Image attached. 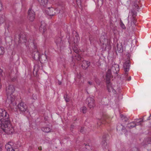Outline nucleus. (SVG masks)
I'll return each instance as SVG.
<instances>
[{"label": "nucleus", "mask_w": 151, "mask_h": 151, "mask_svg": "<svg viewBox=\"0 0 151 151\" xmlns=\"http://www.w3.org/2000/svg\"><path fill=\"white\" fill-rule=\"evenodd\" d=\"M0 128L8 134H12L14 132L10 123L9 114L2 109H0Z\"/></svg>", "instance_id": "nucleus-1"}, {"label": "nucleus", "mask_w": 151, "mask_h": 151, "mask_svg": "<svg viewBox=\"0 0 151 151\" xmlns=\"http://www.w3.org/2000/svg\"><path fill=\"white\" fill-rule=\"evenodd\" d=\"M101 43L102 45L103 49L104 50L107 49L109 50L111 49L110 41L105 38L104 36H101L100 38Z\"/></svg>", "instance_id": "nucleus-2"}, {"label": "nucleus", "mask_w": 151, "mask_h": 151, "mask_svg": "<svg viewBox=\"0 0 151 151\" xmlns=\"http://www.w3.org/2000/svg\"><path fill=\"white\" fill-rule=\"evenodd\" d=\"M129 61L128 60L125 62L123 65L124 69V74L122 75V77L125 79L126 80L129 81L131 80V76H129L128 78V71L129 69Z\"/></svg>", "instance_id": "nucleus-3"}, {"label": "nucleus", "mask_w": 151, "mask_h": 151, "mask_svg": "<svg viewBox=\"0 0 151 151\" xmlns=\"http://www.w3.org/2000/svg\"><path fill=\"white\" fill-rule=\"evenodd\" d=\"M109 71L107 75H106V83H107V87L108 91L109 92H112L114 93H115L116 91L113 88L110 82V75L109 74Z\"/></svg>", "instance_id": "nucleus-4"}, {"label": "nucleus", "mask_w": 151, "mask_h": 151, "mask_svg": "<svg viewBox=\"0 0 151 151\" xmlns=\"http://www.w3.org/2000/svg\"><path fill=\"white\" fill-rule=\"evenodd\" d=\"M119 65L118 64H115V63H113L110 69H109L106 73V75H107L109 71V74L110 75V78L111 77L112 73H114L117 74L118 72L119 71Z\"/></svg>", "instance_id": "nucleus-5"}, {"label": "nucleus", "mask_w": 151, "mask_h": 151, "mask_svg": "<svg viewBox=\"0 0 151 151\" xmlns=\"http://www.w3.org/2000/svg\"><path fill=\"white\" fill-rule=\"evenodd\" d=\"M18 107L21 113L24 114L28 112L27 106L23 102L19 103L18 105Z\"/></svg>", "instance_id": "nucleus-6"}, {"label": "nucleus", "mask_w": 151, "mask_h": 151, "mask_svg": "<svg viewBox=\"0 0 151 151\" xmlns=\"http://www.w3.org/2000/svg\"><path fill=\"white\" fill-rule=\"evenodd\" d=\"M33 44L35 50L32 52V55L35 60H38L40 58V53L37 49V44L34 42V41L33 42Z\"/></svg>", "instance_id": "nucleus-7"}, {"label": "nucleus", "mask_w": 151, "mask_h": 151, "mask_svg": "<svg viewBox=\"0 0 151 151\" xmlns=\"http://www.w3.org/2000/svg\"><path fill=\"white\" fill-rule=\"evenodd\" d=\"M86 103L90 109H93L95 106V101L93 98L91 97H88L86 100Z\"/></svg>", "instance_id": "nucleus-8"}, {"label": "nucleus", "mask_w": 151, "mask_h": 151, "mask_svg": "<svg viewBox=\"0 0 151 151\" xmlns=\"http://www.w3.org/2000/svg\"><path fill=\"white\" fill-rule=\"evenodd\" d=\"M35 17V13L32 8H30L28 12L27 17L31 21H33Z\"/></svg>", "instance_id": "nucleus-9"}, {"label": "nucleus", "mask_w": 151, "mask_h": 151, "mask_svg": "<svg viewBox=\"0 0 151 151\" xmlns=\"http://www.w3.org/2000/svg\"><path fill=\"white\" fill-rule=\"evenodd\" d=\"M15 91V88L14 86L12 85H9L6 87V94H13Z\"/></svg>", "instance_id": "nucleus-10"}, {"label": "nucleus", "mask_w": 151, "mask_h": 151, "mask_svg": "<svg viewBox=\"0 0 151 151\" xmlns=\"http://www.w3.org/2000/svg\"><path fill=\"white\" fill-rule=\"evenodd\" d=\"M7 98L6 100V103L10 104L12 103L14 100V97L13 94H6Z\"/></svg>", "instance_id": "nucleus-11"}, {"label": "nucleus", "mask_w": 151, "mask_h": 151, "mask_svg": "<svg viewBox=\"0 0 151 151\" xmlns=\"http://www.w3.org/2000/svg\"><path fill=\"white\" fill-rule=\"evenodd\" d=\"M55 42L58 47L61 48L63 46V42L62 40L60 37H56L55 39Z\"/></svg>", "instance_id": "nucleus-12"}, {"label": "nucleus", "mask_w": 151, "mask_h": 151, "mask_svg": "<svg viewBox=\"0 0 151 151\" xmlns=\"http://www.w3.org/2000/svg\"><path fill=\"white\" fill-rule=\"evenodd\" d=\"M46 30L45 23L44 22L42 21L41 24L39 28L40 31L42 33H43L46 31Z\"/></svg>", "instance_id": "nucleus-13"}, {"label": "nucleus", "mask_w": 151, "mask_h": 151, "mask_svg": "<svg viewBox=\"0 0 151 151\" xmlns=\"http://www.w3.org/2000/svg\"><path fill=\"white\" fill-rule=\"evenodd\" d=\"M106 135H105L103 136L102 137V141L101 144L103 148L106 149L108 148V146L107 145V143L106 142Z\"/></svg>", "instance_id": "nucleus-14"}, {"label": "nucleus", "mask_w": 151, "mask_h": 151, "mask_svg": "<svg viewBox=\"0 0 151 151\" xmlns=\"http://www.w3.org/2000/svg\"><path fill=\"white\" fill-rule=\"evenodd\" d=\"M110 120L109 117L108 116L105 114L103 116V118H102V119L100 121V122H101L102 124H104L106 122L109 123L110 122Z\"/></svg>", "instance_id": "nucleus-15"}, {"label": "nucleus", "mask_w": 151, "mask_h": 151, "mask_svg": "<svg viewBox=\"0 0 151 151\" xmlns=\"http://www.w3.org/2000/svg\"><path fill=\"white\" fill-rule=\"evenodd\" d=\"M48 12V14L50 16H53L55 14V10L52 7H48L46 10Z\"/></svg>", "instance_id": "nucleus-16"}, {"label": "nucleus", "mask_w": 151, "mask_h": 151, "mask_svg": "<svg viewBox=\"0 0 151 151\" xmlns=\"http://www.w3.org/2000/svg\"><path fill=\"white\" fill-rule=\"evenodd\" d=\"M90 63L89 62L86 61H84L83 62V64L82 67L83 69H87L90 65Z\"/></svg>", "instance_id": "nucleus-17"}, {"label": "nucleus", "mask_w": 151, "mask_h": 151, "mask_svg": "<svg viewBox=\"0 0 151 151\" xmlns=\"http://www.w3.org/2000/svg\"><path fill=\"white\" fill-rule=\"evenodd\" d=\"M40 60L42 63H45L47 60V58L46 55L42 54L40 56V58L39 59Z\"/></svg>", "instance_id": "nucleus-18"}, {"label": "nucleus", "mask_w": 151, "mask_h": 151, "mask_svg": "<svg viewBox=\"0 0 151 151\" xmlns=\"http://www.w3.org/2000/svg\"><path fill=\"white\" fill-rule=\"evenodd\" d=\"M5 148L7 151H15L12 145L9 144H7L5 145Z\"/></svg>", "instance_id": "nucleus-19"}, {"label": "nucleus", "mask_w": 151, "mask_h": 151, "mask_svg": "<svg viewBox=\"0 0 151 151\" xmlns=\"http://www.w3.org/2000/svg\"><path fill=\"white\" fill-rule=\"evenodd\" d=\"M19 41L25 43L26 41V38L25 35H20L19 38Z\"/></svg>", "instance_id": "nucleus-20"}, {"label": "nucleus", "mask_w": 151, "mask_h": 151, "mask_svg": "<svg viewBox=\"0 0 151 151\" xmlns=\"http://www.w3.org/2000/svg\"><path fill=\"white\" fill-rule=\"evenodd\" d=\"M136 126L135 122V121L129 124H128V126L127 127V128L131 129L134 127Z\"/></svg>", "instance_id": "nucleus-21"}, {"label": "nucleus", "mask_w": 151, "mask_h": 151, "mask_svg": "<svg viewBox=\"0 0 151 151\" xmlns=\"http://www.w3.org/2000/svg\"><path fill=\"white\" fill-rule=\"evenodd\" d=\"M129 37V35H127L126 37L123 38V40L124 41V45H127V44L128 42L130 40Z\"/></svg>", "instance_id": "nucleus-22"}, {"label": "nucleus", "mask_w": 151, "mask_h": 151, "mask_svg": "<svg viewBox=\"0 0 151 151\" xmlns=\"http://www.w3.org/2000/svg\"><path fill=\"white\" fill-rule=\"evenodd\" d=\"M48 0H41L40 2V5L44 7H46Z\"/></svg>", "instance_id": "nucleus-23"}, {"label": "nucleus", "mask_w": 151, "mask_h": 151, "mask_svg": "<svg viewBox=\"0 0 151 151\" xmlns=\"http://www.w3.org/2000/svg\"><path fill=\"white\" fill-rule=\"evenodd\" d=\"M42 131L44 132L48 133L50 132L51 129L49 127H42L41 128Z\"/></svg>", "instance_id": "nucleus-24"}, {"label": "nucleus", "mask_w": 151, "mask_h": 151, "mask_svg": "<svg viewBox=\"0 0 151 151\" xmlns=\"http://www.w3.org/2000/svg\"><path fill=\"white\" fill-rule=\"evenodd\" d=\"M122 45H117V49L119 52H121L122 51Z\"/></svg>", "instance_id": "nucleus-25"}, {"label": "nucleus", "mask_w": 151, "mask_h": 151, "mask_svg": "<svg viewBox=\"0 0 151 151\" xmlns=\"http://www.w3.org/2000/svg\"><path fill=\"white\" fill-rule=\"evenodd\" d=\"M123 126L121 124L118 125L117 126L116 129L117 130L120 131V130H123Z\"/></svg>", "instance_id": "nucleus-26"}, {"label": "nucleus", "mask_w": 151, "mask_h": 151, "mask_svg": "<svg viewBox=\"0 0 151 151\" xmlns=\"http://www.w3.org/2000/svg\"><path fill=\"white\" fill-rule=\"evenodd\" d=\"M87 111V108L85 107H83L81 108V111L83 113H85Z\"/></svg>", "instance_id": "nucleus-27"}, {"label": "nucleus", "mask_w": 151, "mask_h": 151, "mask_svg": "<svg viewBox=\"0 0 151 151\" xmlns=\"http://www.w3.org/2000/svg\"><path fill=\"white\" fill-rule=\"evenodd\" d=\"M4 48L3 47H0V55H3L4 53Z\"/></svg>", "instance_id": "nucleus-28"}, {"label": "nucleus", "mask_w": 151, "mask_h": 151, "mask_svg": "<svg viewBox=\"0 0 151 151\" xmlns=\"http://www.w3.org/2000/svg\"><path fill=\"white\" fill-rule=\"evenodd\" d=\"M120 117L123 120H124V121L125 122L127 121L128 119L123 114H121L120 115Z\"/></svg>", "instance_id": "nucleus-29"}, {"label": "nucleus", "mask_w": 151, "mask_h": 151, "mask_svg": "<svg viewBox=\"0 0 151 151\" xmlns=\"http://www.w3.org/2000/svg\"><path fill=\"white\" fill-rule=\"evenodd\" d=\"M144 118H143L142 120L140 121H139V122H135L136 123V124L137 125H141L142 124H141V123L143 122L144 121Z\"/></svg>", "instance_id": "nucleus-30"}, {"label": "nucleus", "mask_w": 151, "mask_h": 151, "mask_svg": "<svg viewBox=\"0 0 151 151\" xmlns=\"http://www.w3.org/2000/svg\"><path fill=\"white\" fill-rule=\"evenodd\" d=\"M131 14L132 17V18H134V17L136 16L137 13L135 11H132L131 12Z\"/></svg>", "instance_id": "nucleus-31"}, {"label": "nucleus", "mask_w": 151, "mask_h": 151, "mask_svg": "<svg viewBox=\"0 0 151 151\" xmlns=\"http://www.w3.org/2000/svg\"><path fill=\"white\" fill-rule=\"evenodd\" d=\"M131 22V23H132L134 25H136V20L134 19V18H132Z\"/></svg>", "instance_id": "nucleus-32"}, {"label": "nucleus", "mask_w": 151, "mask_h": 151, "mask_svg": "<svg viewBox=\"0 0 151 151\" xmlns=\"http://www.w3.org/2000/svg\"><path fill=\"white\" fill-rule=\"evenodd\" d=\"M4 21V19L2 17H0V24L2 23Z\"/></svg>", "instance_id": "nucleus-33"}, {"label": "nucleus", "mask_w": 151, "mask_h": 151, "mask_svg": "<svg viewBox=\"0 0 151 151\" xmlns=\"http://www.w3.org/2000/svg\"><path fill=\"white\" fill-rule=\"evenodd\" d=\"M129 151H138V149L136 147H134L131 149Z\"/></svg>", "instance_id": "nucleus-34"}, {"label": "nucleus", "mask_w": 151, "mask_h": 151, "mask_svg": "<svg viewBox=\"0 0 151 151\" xmlns=\"http://www.w3.org/2000/svg\"><path fill=\"white\" fill-rule=\"evenodd\" d=\"M133 6L135 8H137V9H138V8L139 7L138 6V4L137 2H134V3Z\"/></svg>", "instance_id": "nucleus-35"}, {"label": "nucleus", "mask_w": 151, "mask_h": 151, "mask_svg": "<svg viewBox=\"0 0 151 151\" xmlns=\"http://www.w3.org/2000/svg\"><path fill=\"white\" fill-rule=\"evenodd\" d=\"M147 143L150 144L151 143V138H148L147 139Z\"/></svg>", "instance_id": "nucleus-36"}, {"label": "nucleus", "mask_w": 151, "mask_h": 151, "mask_svg": "<svg viewBox=\"0 0 151 151\" xmlns=\"http://www.w3.org/2000/svg\"><path fill=\"white\" fill-rule=\"evenodd\" d=\"M73 50L75 52L77 53H78L79 52L78 50L77 49H76V48H73Z\"/></svg>", "instance_id": "nucleus-37"}, {"label": "nucleus", "mask_w": 151, "mask_h": 151, "mask_svg": "<svg viewBox=\"0 0 151 151\" xmlns=\"http://www.w3.org/2000/svg\"><path fill=\"white\" fill-rule=\"evenodd\" d=\"M121 27L123 29H124L126 28V27L123 24V23H122L121 24Z\"/></svg>", "instance_id": "nucleus-38"}, {"label": "nucleus", "mask_w": 151, "mask_h": 151, "mask_svg": "<svg viewBox=\"0 0 151 151\" xmlns=\"http://www.w3.org/2000/svg\"><path fill=\"white\" fill-rule=\"evenodd\" d=\"M64 98L65 99V101H66V102H68L69 101V98H67V97H66V98H65V96H64Z\"/></svg>", "instance_id": "nucleus-39"}, {"label": "nucleus", "mask_w": 151, "mask_h": 151, "mask_svg": "<svg viewBox=\"0 0 151 151\" xmlns=\"http://www.w3.org/2000/svg\"><path fill=\"white\" fill-rule=\"evenodd\" d=\"M11 78L12 81H14L16 79V77H14L13 78Z\"/></svg>", "instance_id": "nucleus-40"}, {"label": "nucleus", "mask_w": 151, "mask_h": 151, "mask_svg": "<svg viewBox=\"0 0 151 151\" xmlns=\"http://www.w3.org/2000/svg\"><path fill=\"white\" fill-rule=\"evenodd\" d=\"M3 72V70L0 68V74L1 75L2 74Z\"/></svg>", "instance_id": "nucleus-41"}, {"label": "nucleus", "mask_w": 151, "mask_h": 151, "mask_svg": "<svg viewBox=\"0 0 151 151\" xmlns=\"http://www.w3.org/2000/svg\"><path fill=\"white\" fill-rule=\"evenodd\" d=\"M88 83L90 85H92V82H91L88 81Z\"/></svg>", "instance_id": "nucleus-42"}, {"label": "nucleus", "mask_w": 151, "mask_h": 151, "mask_svg": "<svg viewBox=\"0 0 151 151\" xmlns=\"http://www.w3.org/2000/svg\"><path fill=\"white\" fill-rule=\"evenodd\" d=\"M151 119V114L150 115L149 117L148 118V119H147V120H149Z\"/></svg>", "instance_id": "nucleus-43"}, {"label": "nucleus", "mask_w": 151, "mask_h": 151, "mask_svg": "<svg viewBox=\"0 0 151 151\" xmlns=\"http://www.w3.org/2000/svg\"><path fill=\"white\" fill-rule=\"evenodd\" d=\"M1 36L0 35V43H1Z\"/></svg>", "instance_id": "nucleus-44"}, {"label": "nucleus", "mask_w": 151, "mask_h": 151, "mask_svg": "<svg viewBox=\"0 0 151 151\" xmlns=\"http://www.w3.org/2000/svg\"><path fill=\"white\" fill-rule=\"evenodd\" d=\"M83 128H82L81 129V130L80 132H83Z\"/></svg>", "instance_id": "nucleus-45"}, {"label": "nucleus", "mask_w": 151, "mask_h": 151, "mask_svg": "<svg viewBox=\"0 0 151 151\" xmlns=\"http://www.w3.org/2000/svg\"><path fill=\"white\" fill-rule=\"evenodd\" d=\"M2 150V148L1 147V145L0 144V151H1Z\"/></svg>", "instance_id": "nucleus-46"}, {"label": "nucleus", "mask_w": 151, "mask_h": 151, "mask_svg": "<svg viewBox=\"0 0 151 151\" xmlns=\"http://www.w3.org/2000/svg\"><path fill=\"white\" fill-rule=\"evenodd\" d=\"M9 25H8L7 26V29H8V28H9Z\"/></svg>", "instance_id": "nucleus-47"}, {"label": "nucleus", "mask_w": 151, "mask_h": 151, "mask_svg": "<svg viewBox=\"0 0 151 151\" xmlns=\"http://www.w3.org/2000/svg\"><path fill=\"white\" fill-rule=\"evenodd\" d=\"M141 119V118H140V119ZM135 120H139V119H136Z\"/></svg>", "instance_id": "nucleus-48"}, {"label": "nucleus", "mask_w": 151, "mask_h": 151, "mask_svg": "<svg viewBox=\"0 0 151 151\" xmlns=\"http://www.w3.org/2000/svg\"><path fill=\"white\" fill-rule=\"evenodd\" d=\"M76 0L77 2L78 1H79V0Z\"/></svg>", "instance_id": "nucleus-49"}]
</instances>
